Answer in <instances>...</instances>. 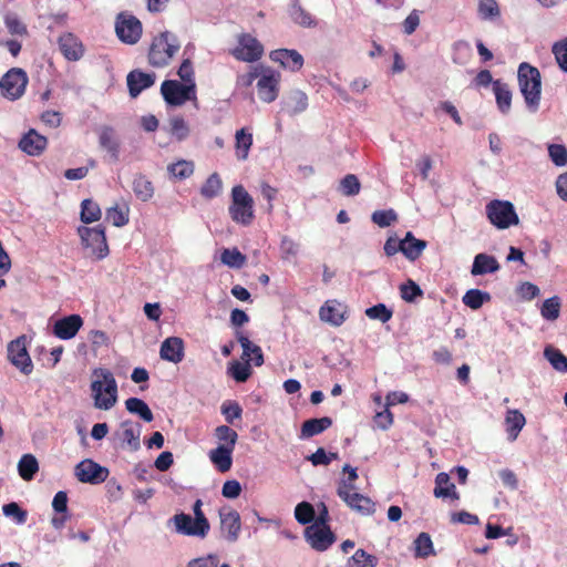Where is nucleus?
<instances>
[{
  "instance_id": "nucleus-1",
  "label": "nucleus",
  "mask_w": 567,
  "mask_h": 567,
  "mask_svg": "<svg viewBox=\"0 0 567 567\" xmlns=\"http://www.w3.org/2000/svg\"><path fill=\"white\" fill-rule=\"evenodd\" d=\"M93 377L91 390L95 408L112 409L117 401V383L113 373L107 369L96 368L93 370Z\"/></svg>"
},
{
  "instance_id": "nucleus-2",
  "label": "nucleus",
  "mask_w": 567,
  "mask_h": 567,
  "mask_svg": "<svg viewBox=\"0 0 567 567\" xmlns=\"http://www.w3.org/2000/svg\"><path fill=\"white\" fill-rule=\"evenodd\" d=\"M202 499H196L193 505L194 518L185 513L175 514L171 522L174 523L175 530L185 536L205 538L210 529V524L202 509Z\"/></svg>"
},
{
  "instance_id": "nucleus-3",
  "label": "nucleus",
  "mask_w": 567,
  "mask_h": 567,
  "mask_svg": "<svg viewBox=\"0 0 567 567\" xmlns=\"http://www.w3.org/2000/svg\"><path fill=\"white\" fill-rule=\"evenodd\" d=\"M179 49L181 43L174 33L161 32L151 43L147 55L148 63L154 68H164L169 64Z\"/></svg>"
},
{
  "instance_id": "nucleus-4",
  "label": "nucleus",
  "mask_w": 567,
  "mask_h": 567,
  "mask_svg": "<svg viewBox=\"0 0 567 567\" xmlns=\"http://www.w3.org/2000/svg\"><path fill=\"white\" fill-rule=\"evenodd\" d=\"M518 84L528 109L538 110L542 93L540 72L537 68L523 62L518 68Z\"/></svg>"
},
{
  "instance_id": "nucleus-5",
  "label": "nucleus",
  "mask_w": 567,
  "mask_h": 567,
  "mask_svg": "<svg viewBox=\"0 0 567 567\" xmlns=\"http://www.w3.org/2000/svg\"><path fill=\"white\" fill-rule=\"evenodd\" d=\"M231 219L243 226H248L255 218L254 199L243 185L231 189V203L228 208Z\"/></svg>"
},
{
  "instance_id": "nucleus-6",
  "label": "nucleus",
  "mask_w": 567,
  "mask_h": 567,
  "mask_svg": "<svg viewBox=\"0 0 567 567\" xmlns=\"http://www.w3.org/2000/svg\"><path fill=\"white\" fill-rule=\"evenodd\" d=\"M161 93L168 105L181 106L187 101H196V83L186 84L177 80H165Z\"/></svg>"
},
{
  "instance_id": "nucleus-7",
  "label": "nucleus",
  "mask_w": 567,
  "mask_h": 567,
  "mask_svg": "<svg viewBox=\"0 0 567 567\" xmlns=\"http://www.w3.org/2000/svg\"><path fill=\"white\" fill-rule=\"evenodd\" d=\"M486 215L491 224L498 229H506L519 223L514 205L507 200L489 202L486 205Z\"/></svg>"
},
{
  "instance_id": "nucleus-8",
  "label": "nucleus",
  "mask_w": 567,
  "mask_h": 567,
  "mask_svg": "<svg viewBox=\"0 0 567 567\" xmlns=\"http://www.w3.org/2000/svg\"><path fill=\"white\" fill-rule=\"evenodd\" d=\"M230 54L238 61L256 62L264 55V45L250 33L237 35V45L230 50Z\"/></svg>"
},
{
  "instance_id": "nucleus-9",
  "label": "nucleus",
  "mask_w": 567,
  "mask_h": 567,
  "mask_svg": "<svg viewBox=\"0 0 567 567\" xmlns=\"http://www.w3.org/2000/svg\"><path fill=\"white\" fill-rule=\"evenodd\" d=\"M78 231L82 244L91 249L92 255L95 256L96 259H103L109 255L104 228L101 226L93 228L82 226L79 227Z\"/></svg>"
},
{
  "instance_id": "nucleus-10",
  "label": "nucleus",
  "mask_w": 567,
  "mask_h": 567,
  "mask_svg": "<svg viewBox=\"0 0 567 567\" xmlns=\"http://www.w3.org/2000/svg\"><path fill=\"white\" fill-rule=\"evenodd\" d=\"M260 71L257 81L258 96L262 102L271 103L278 97L281 75L270 68L260 66Z\"/></svg>"
},
{
  "instance_id": "nucleus-11",
  "label": "nucleus",
  "mask_w": 567,
  "mask_h": 567,
  "mask_svg": "<svg viewBox=\"0 0 567 567\" xmlns=\"http://www.w3.org/2000/svg\"><path fill=\"white\" fill-rule=\"evenodd\" d=\"M27 84V73L19 68H12L0 80L1 91L10 100H17L22 96Z\"/></svg>"
},
{
  "instance_id": "nucleus-12",
  "label": "nucleus",
  "mask_w": 567,
  "mask_h": 567,
  "mask_svg": "<svg viewBox=\"0 0 567 567\" xmlns=\"http://www.w3.org/2000/svg\"><path fill=\"white\" fill-rule=\"evenodd\" d=\"M115 32L123 43L135 44L142 37L143 28L136 17L120 13L115 23Z\"/></svg>"
},
{
  "instance_id": "nucleus-13",
  "label": "nucleus",
  "mask_w": 567,
  "mask_h": 567,
  "mask_svg": "<svg viewBox=\"0 0 567 567\" xmlns=\"http://www.w3.org/2000/svg\"><path fill=\"white\" fill-rule=\"evenodd\" d=\"M25 337L21 336L8 344V359L23 374L29 375L33 371V363L28 353Z\"/></svg>"
},
{
  "instance_id": "nucleus-14",
  "label": "nucleus",
  "mask_w": 567,
  "mask_h": 567,
  "mask_svg": "<svg viewBox=\"0 0 567 567\" xmlns=\"http://www.w3.org/2000/svg\"><path fill=\"white\" fill-rule=\"evenodd\" d=\"M305 537L309 545L318 551L327 550L336 542V535L330 527L322 524L309 525L305 530Z\"/></svg>"
},
{
  "instance_id": "nucleus-15",
  "label": "nucleus",
  "mask_w": 567,
  "mask_h": 567,
  "mask_svg": "<svg viewBox=\"0 0 567 567\" xmlns=\"http://www.w3.org/2000/svg\"><path fill=\"white\" fill-rule=\"evenodd\" d=\"M75 476L82 483L100 484L109 476V470L92 460H84L75 467Z\"/></svg>"
},
{
  "instance_id": "nucleus-16",
  "label": "nucleus",
  "mask_w": 567,
  "mask_h": 567,
  "mask_svg": "<svg viewBox=\"0 0 567 567\" xmlns=\"http://www.w3.org/2000/svg\"><path fill=\"white\" fill-rule=\"evenodd\" d=\"M219 518L221 533L228 542L235 543L241 530L239 513L230 507H224L219 511Z\"/></svg>"
},
{
  "instance_id": "nucleus-17",
  "label": "nucleus",
  "mask_w": 567,
  "mask_h": 567,
  "mask_svg": "<svg viewBox=\"0 0 567 567\" xmlns=\"http://www.w3.org/2000/svg\"><path fill=\"white\" fill-rule=\"evenodd\" d=\"M120 426L121 431L116 432L115 435L122 442V446H126L133 452L138 451L141 449L142 425L131 420H125L121 422Z\"/></svg>"
},
{
  "instance_id": "nucleus-18",
  "label": "nucleus",
  "mask_w": 567,
  "mask_h": 567,
  "mask_svg": "<svg viewBox=\"0 0 567 567\" xmlns=\"http://www.w3.org/2000/svg\"><path fill=\"white\" fill-rule=\"evenodd\" d=\"M82 326L83 319L80 315H70L54 322L53 333L61 340H69L76 336Z\"/></svg>"
},
{
  "instance_id": "nucleus-19",
  "label": "nucleus",
  "mask_w": 567,
  "mask_h": 567,
  "mask_svg": "<svg viewBox=\"0 0 567 567\" xmlns=\"http://www.w3.org/2000/svg\"><path fill=\"white\" fill-rule=\"evenodd\" d=\"M155 79L156 76L154 73H146L138 69L131 71L126 76L131 97H137L142 91L153 86Z\"/></svg>"
},
{
  "instance_id": "nucleus-20",
  "label": "nucleus",
  "mask_w": 567,
  "mask_h": 567,
  "mask_svg": "<svg viewBox=\"0 0 567 567\" xmlns=\"http://www.w3.org/2000/svg\"><path fill=\"white\" fill-rule=\"evenodd\" d=\"M58 43L61 53L69 61H79L84 54L82 41L71 32L63 33Z\"/></svg>"
},
{
  "instance_id": "nucleus-21",
  "label": "nucleus",
  "mask_w": 567,
  "mask_h": 567,
  "mask_svg": "<svg viewBox=\"0 0 567 567\" xmlns=\"http://www.w3.org/2000/svg\"><path fill=\"white\" fill-rule=\"evenodd\" d=\"M270 59L291 72H298L303 66V58L297 50L277 49L270 52Z\"/></svg>"
},
{
  "instance_id": "nucleus-22",
  "label": "nucleus",
  "mask_w": 567,
  "mask_h": 567,
  "mask_svg": "<svg viewBox=\"0 0 567 567\" xmlns=\"http://www.w3.org/2000/svg\"><path fill=\"white\" fill-rule=\"evenodd\" d=\"M48 140L45 136L39 134L35 130L31 128L25 133L20 142L19 147L22 152L30 156H39L47 148Z\"/></svg>"
},
{
  "instance_id": "nucleus-23",
  "label": "nucleus",
  "mask_w": 567,
  "mask_h": 567,
  "mask_svg": "<svg viewBox=\"0 0 567 567\" xmlns=\"http://www.w3.org/2000/svg\"><path fill=\"white\" fill-rule=\"evenodd\" d=\"M97 136L100 146L106 151L114 161H117L120 157L121 143L116 131L112 126L104 125L97 131Z\"/></svg>"
},
{
  "instance_id": "nucleus-24",
  "label": "nucleus",
  "mask_w": 567,
  "mask_h": 567,
  "mask_svg": "<svg viewBox=\"0 0 567 567\" xmlns=\"http://www.w3.org/2000/svg\"><path fill=\"white\" fill-rule=\"evenodd\" d=\"M236 339L240 343L243 348V355L241 359L245 361L254 362L256 367H260L264 364V353L259 346L252 343L248 337L244 333L243 330H237Z\"/></svg>"
},
{
  "instance_id": "nucleus-25",
  "label": "nucleus",
  "mask_w": 567,
  "mask_h": 567,
  "mask_svg": "<svg viewBox=\"0 0 567 567\" xmlns=\"http://www.w3.org/2000/svg\"><path fill=\"white\" fill-rule=\"evenodd\" d=\"M163 360L179 363L184 359V342L178 337H169L165 339L159 350Z\"/></svg>"
},
{
  "instance_id": "nucleus-26",
  "label": "nucleus",
  "mask_w": 567,
  "mask_h": 567,
  "mask_svg": "<svg viewBox=\"0 0 567 567\" xmlns=\"http://www.w3.org/2000/svg\"><path fill=\"white\" fill-rule=\"evenodd\" d=\"M433 494L436 498H451L458 501L460 494L455 485L451 482L447 473L441 472L435 477V487Z\"/></svg>"
},
{
  "instance_id": "nucleus-27",
  "label": "nucleus",
  "mask_w": 567,
  "mask_h": 567,
  "mask_svg": "<svg viewBox=\"0 0 567 567\" xmlns=\"http://www.w3.org/2000/svg\"><path fill=\"white\" fill-rule=\"evenodd\" d=\"M426 246L427 243L425 240L417 239L411 231H408L402 239V254L410 261H415L421 257Z\"/></svg>"
},
{
  "instance_id": "nucleus-28",
  "label": "nucleus",
  "mask_w": 567,
  "mask_h": 567,
  "mask_svg": "<svg viewBox=\"0 0 567 567\" xmlns=\"http://www.w3.org/2000/svg\"><path fill=\"white\" fill-rule=\"evenodd\" d=\"M498 269L499 264L494 256L487 254H477L474 258L471 274L473 276H482L496 272Z\"/></svg>"
},
{
  "instance_id": "nucleus-29",
  "label": "nucleus",
  "mask_w": 567,
  "mask_h": 567,
  "mask_svg": "<svg viewBox=\"0 0 567 567\" xmlns=\"http://www.w3.org/2000/svg\"><path fill=\"white\" fill-rule=\"evenodd\" d=\"M331 425H332V419L329 416L306 420L301 425L300 437L301 439H310L315 435H318V434L324 432Z\"/></svg>"
},
{
  "instance_id": "nucleus-30",
  "label": "nucleus",
  "mask_w": 567,
  "mask_h": 567,
  "mask_svg": "<svg viewBox=\"0 0 567 567\" xmlns=\"http://www.w3.org/2000/svg\"><path fill=\"white\" fill-rule=\"evenodd\" d=\"M233 452L234 450L217 446L209 451V460L219 472L225 473L231 468Z\"/></svg>"
},
{
  "instance_id": "nucleus-31",
  "label": "nucleus",
  "mask_w": 567,
  "mask_h": 567,
  "mask_svg": "<svg viewBox=\"0 0 567 567\" xmlns=\"http://www.w3.org/2000/svg\"><path fill=\"white\" fill-rule=\"evenodd\" d=\"M320 319L334 327L341 326L346 318L343 312L340 310L339 305L336 301H326V303L319 310Z\"/></svg>"
},
{
  "instance_id": "nucleus-32",
  "label": "nucleus",
  "mask_w": 567,
  "mask_h": 567,
  "mask_svg": "<svg viewBox=\"0 0 567 567\" xmlns=\"http://www.w3.org/2000/svg\"><path fill=\"white\" fill-rule=\"evenodd\" d=\"M493 91L495 93L498 110L503 114L508 113L512 105V92L508 85L501 80H495L493 82Z\"/></svg>"
},
{
  "instance_id": "nucleus-33",
  "label": "nucleus",
  "mask_w": 567,
  "mask_h": 567,
  "mask_svg": "<svg viewBox=\"0 0 567 567\" xmlns=\"http://www.w3.org/2000/svg\"><path fill=\"white\" fill-rule=\"evenodd\" d=\"M509 441H515L526 423V419L518 410H509L505 419Z\"/></svg>"
},
{
  "instance_id": "nucleus-34",
  "label": "nucleus",
  "mask_w": 567,
  "mask_h": 567,
  "mask_svg": "<svg viewBox=\"0 0 567 567\" xmlns=\"http://www.w3.org/2000/svg\"><path fill=\"white\" fill-rule=\"evenodd\" d=\"M351 509L361 515H370L374 513V503L360 493H352L348 501H343Z\"/></svg>"
},
{
  "instance_id": "nucleus-35",
  "label": "nucleus",
  "mask_w": 567,
  "mask_h": 567,
  "mask_svg": "<svg viewBox=\"0 0 567 567\" xmlns=\"http://www.w3.org/2000/svg\"><path fill=\"white\" fill-rule=\"evenodd\" d=\"M126 410L135 415H138L144 422H152L154 420V415L150 406L138 398H128L125 401Z\"/></svg>"
},
{
  "instance_id": "nucleus-36",
  "label": "nucleus",
  "mask_w": 567,
  "mask_h": 567,
  "mask_svg": "<svg viewBox=\"0 0 567 567\" xmlns=\"http://www.w3.org/2000/svg\"><path fill=\"white\" fill-rule=\"evenodd\" d=\"M214 436L218 442L217 446H224L225 449L235 450L238 441V434L235 430L228 425H219L214 431Z\"/></svg>"
},
{
  "instance_id": "nucleus-37",
  "label": "nucleus",
  "mask_w": 567,
  "mask_h": 567,
  "mask_svg": "<svg viewBox=\"0 0 567 567\" xmlns=\"http://www.w3.org/2000/svg\"><path fill=\"white\" fill-rule=\"evenodd\" d=\"M133 192L142 202L150 200L154 195L153 183L145 175H137L133 181Z\"/></svg>"
},
{
  "instance_id": "nucleus-38",
  "label": "nucleus",
  "mask_w": 567,
  "mask_h": 567,
  "mask_svg": "<svg viewBox=\"0 0 567 567\" xmlns=\"http://www.w3.org/2000/svg\"><path fill=\"white\" fill-rule=\"evenodd\" d=\"M19 475L24 481H31L39 471V463L32 454H24L18 464Z\"/></svg>"
},
{
  "instance_id": "nucleus-39",
  "label": "nucleus",
  "mask_w": 567,
  "mask_h": 567,
  "mask_svg": "<svg viewBox=\"0 0 567 567\" xmlns=\"http://www.w3.org/2000/svg\"><path fill=\"white\" fill-rule=\"evenodd\" d=\"M287 112L290 115L299 114L308 107V96L302 91H293L286 102Z\"/></svg>"
},
{
  "instance_id": "nucleus-40",
  "label": "nucleus",
  "mask_w": 567,
  "mask_h": 567,
  "mask_svg": "<svg viewBox=\"0 0 567 567\" xmlns=\"http://www.w3.org/2000/svg\"><path fill=\"white\" fill-rule=\"evenodd\" d=\"M462 300L466 307L477 310L484 302H488L491 300V295L480 289H470L465 292Z\"/></svg>"
},
{
  "instance_id": "nucleus-41",
  "label": "nucleus",
  "mask_w": 567,
  "mask_h": 567,
  "mask_svg": "<svg viewBox=\"0 0 567 567\" xmlns=\"http://www.w3.org/2000/svg\"><path fill=\"white\" fill-rule=\"evenodd\" d=\"M289 16L295 23L305 28L316 27L317 24L311 14L299 4L298 0L292 3Z\"/></svg>"
},
{
  "instance_id": "nucleus-42",
  "label": "nucleus",
  "mask_w": 567,
  "mask_h": 567,
  "mask_svg": "<svg viewBox=\"0 0 567 567\" xmlns=\"http://www.w3.org/2000/svg\"><path fill=\"white\" fill-rule=\"evenodd\" d=\"M544 355L555 370L567 372V357L559 349L548 346L544 350Z\"/></svg>"
},
{
  "instance_id": "nucleus-43",
  "label": "nucleus",
  "mask_w": 567,
  "mask_h": 567,
  "mask_svg": "<svg viewBox=\"0 0 567 567\" xmlns=\"http://www.w3.org/2000/svg\"><path fill=\"white\" fill-rule=\"evenodd\" d=\"M195 166L192 161L181 159L168 165V173L176 179H186L194 173Z\"/></svg>"
},
{
  "instance_id": "nucleus-44",
  "label": "nucleus",
  "mask_w": 567,
  "mask_h": 567,
  "mask_svg": "<svg viewBox=\"0 0 567 567\" xmlns=\"http://www.w3.org/2000/svg\"><path fill=\"white\" fill-rule=\"evenodd\" d=\"M220 260L224 265L230 268H241L246 264V256L237 248H225L221 251Z\"/></svg>"
},
{
  "instance_id": "nucleus-45",
  "label": "nucleus",
  "mask_w": 567,
  "mask_h": 567,
  "mask_svg": "<svg viewBox=\"0 0 567 567\" xmlns=\"http://www.w3.org/2000/svg\"><path fill=\"white\" fill-rule=\"evenodd\" d=\"M101 218V208L92 199H84L81 204V220L91 224Z\"/></svg>"
},
{
  "instance_id": "nucleus-46",
  "label": "nucleus",
  "mask_w": 567,
  "mask_h": 567,
  "mask_svg": "<svg viewBox=\"0 0 567 567\" xmlns=\"http://www.w3.org/2000/svg\"><path fill=\"white\" fill-rule=\"evenodd\" d=\"M223 188V183L217 173H213L206 182L203 184L200 188V194L203 197L212 199L219 195Z\"/></svg>"
},
{
  "instance_id": "nucleus-47",
  "label": "nucleus",
  "mask_w": 567,
  "mask_h": 567,
  "mask_svg": "<svg viewBox=\"0 0 567 567\" xmlns=\"http://www.w3.org/2000/svg\"><path fill=\"white\" fill-rule=\"evenodd\" d=\"M477 12L482 20H495L501 17L499 6L496 0H480Z\"/></svg>"
},
{
  "instance_id": "nucleus-48",
  "label": "nucleus",
  "mask_w": 567,
  "mask_h": 567,
  "mask_svg": "<svg viewBox=\"0 0 567 567\" xmlns=\"http://www.w3.org/2000/svg\"><path fill=\"white\" fill-rule=\"evenodd\" d=\"M414 551L416 557L426 558L434 554L433 542L427 533H421L414 540Z\"/></svg>"
},
{
  "instance_id": "nucleus-49",
  "label": "nucleus",
  "mask_w": 567,
  "mask_h": 567,
  "mask_svg": "<svg viewBox=\"0 0 567 567\" xmlns=\"http://www.w3.org/2000/svg\"><path fill=\"white\" fill-rule=\"evenodd\" d=\"M560 299L557 296L546 299L540 308L542 317L546 320L554 321L560 313Z\"/></svg>"
},
{
  "instance_id": "nucleus-50",
  "label": "nucleus",
  "mask_w": 567,
  "mask_h": 567,
  "mask_svg": "<svg viewBox=\"0 0 567 567\" xmlns=\"http://www.w3.org/2000/svg\"><path fill=\"white\" fill-rule=\"evenodd\" d=\"M252 145V135L245 128H240L236 132V151L237 156L245 159L248 155V151Z\"/></svg>"
},
{
  "instance_id": "nucleus-51",
  "label": "nucleus",
  "mask_w": 567,
  "mask_h": 567,
  "mask_svg": "<svg viewBox=\"0 0 567 567\" xmlns=\"http://www.w3.org/2000/svg\"><path fill=\"white\" fill-rule=\"evenodd\" d=\"M228 373L237 381V382H246L252 371L250 363L248 361H245L244 363L239 361H234L230 363L228 368Z\"/></svg>"
},
{
  "instance_id": "nucleus-52",
  "label": "nucleus",
  "mask_w": 567,
  "mask_h": 567,
  "mask_svg": "<svg viewBox=\"0 0 567 567\" xmlns=\"http://www.w3.org/2000/svg\"><path fill=\"white\" fill-rule=\"evenodd\" d=\"M106 219L115 227L125 226L128 223V207L114 206L106 210Z\"/></svg>"
},
{
  "instance_id": "nucleus-53",
  "label": "nucleus",
  "mask_w": 567,
  "mask_h": 567,
  "mask_svg": "<svg viewBox=\"0 0 567 567\" xmlns=\"http://www.w3.org/2000/svg\"><path fill=\"white\" fill-rule=\"evenodd\" d=\"M377 557L364 549H358L349 560V567H375Z\"/></svg>"
},
{
  "instance_id": "nucleus-54",
  "label": "nucleus",
  "mask_w": 567,
  "mask_h": 567,
  "mask_svg": "<svg viewBox=\"0 0 567 567\" xmlns=\"http://www.w3.org/2000/svg\"><path fill=\"white\" fill-rule=\"evenodd\" d=\"M4 24L9 33L12 35H28L27 25L13 13H9L4 17Z\"/></svg>"
},
{
  "instance_id": "nucleus-55",
  "label": "nucleus",
  "mask_w": 567,
  "mask_h": 567,
  "mask_svg": "<svg viewBox=\"0 0 567 567\" xmlns=\"http://www.w3.org/2000/svg\"><path fill=\"white\" fill-rule=\"evenodd\" d=\"M365 316L372 320H379L382 323H385L392 318L393 312L384 303H378L367 308Z\"/></svg>"
},
{
  "instance_id": "nucleus-56",
  "label": "nucleus",
  "mask_w": 567,
  "mask_h": 567,
  "mask_svg": "<svg viewBox=\"0 0 567 567\" xmlns=\"http://www.w3.org/2000/svg\"><path fill=\"white\" fill-rule=\"evenodd\" d=\"M221 414L229 424H234L235 420L241 419L243 409L236 401H225L220 408Z\"/></svg>"
},
{
  "instance_id": "nucleus-57",
  "label": "nucleus",
  "mask_w": 567,
  "mask_h": 567,
  "mask_svg": "<svg viewBox=\"0 0 567 567\" xmlns=\"http://www.w3.org/2000/svg\"><path fill=\"white\" fill-rule=\"evenodd\" d=\"M295 517L301 525L312 523L315 519L313 506L308 502L299 503L295 508Z\"/></svg>"
},
{
  "instance_id": "nucleus-58",
  "label": "nucleus",
  "mask_w": 567,
  "mask_h": 567,
  "mask_svg": "<svg viewBox=\"0 0 567 567\" xmlns=\"http://www.w3.org/2000/svg\"><path fill=\"white\" fill-rule=\"evenodd\" d=\"M361 184L353 174L346 175L340 182V189L344 196H354L360 193Z\"/></svg>"
},
{
  "instance_id": "nucleus-59",
  "label": "nucleus",
  "mask_w": 567,
  "mask_h": 567,
  "mask_svg": "<svg viewBox=\"0 0 567 567\" xmlns=\"http://www.w3.org/2000/svg\"><path fill=\"white\" fill-rule=\"evenodd\" d=\"M339 455L334 452L327 453L323 447L317 449L315 453L307 457L313 466L329 465L333 460H338Z\"/></svg>"
},
{
  "instance_id": "nucleus-60",
  "label": "nucleus",
  "mask_w": 567,
  "mask_h": 567,
  "mask_svg": "<svg viewBox=\"0 0 567 567\" xmlns=\"http://www.w3.org/2000/svg\"><path fill=\"white\" fill-rule=\"evenodd\" d=\"M371 219L374 224H377L379 227H389L398 219V215L393 209H385V210H375Z\"/></svg>"
},
{
  "instance_id": "nucleus-61",
  "label": "nucleus",
  "mask_w": 567,
  "mask_h": 567,
  "mask_svg": "<svg viewBox=\"0 0 567 567\" xmlns=\"http://www.w3.org/2000/svg\"><path fill=\"white\" fill-rule=\"evenodd\" d=\"M551 51L560 70L567 72V38L555 42Z\"/></svg>"
},
{
  "instance_id": "nucleus-62",
  "label": "nucleus",
  "mask_w": 567,
  "mask_h": 567,
  "mask_svg": "<svg viewBox=\"0 0 567 567\" xmlns=\"http://www.w3.org/2000/svg\"><path fill=\"white\" fill-rule=\"evenodd\" d=\"M171 133L178 141L185 140L189 134V127L182 116H174L169 120Z\"/></svg>"
},
{
  "instance_id": "nucleus-63",
  "label": "nucleus",
  "mask_w": 567,
  "mask_h": 567,
  "mask_svg": "<svg viewBox=\"0 0 567 567\" xmlns=\"http://www.w3.org/2000/svg\"><path fill=\"white\" fill-rule=\"evenodd\" d=\"M548 155L556 166L567 165V148L561 144L548 145Z\"/></svg>"
},
{
  "instance_id": "nucleus-64",
  "label": "nucleus",
  "mask_w": 567,
  "mask_h": 567,
  "mask_svg": "<svg viewBox=\"0 0 567 567\" xmlns=\"http://www.w3.org/2000/svg\"><path fill=\"white\" fill-rule=\"evenodd\" d=\"M400 291L402 299L408 302H412L416 297H421L423 295V291L420 288V286L416 285L411 279H409L405 284L401 285Z\"/></svg>"
}]
</instances>
